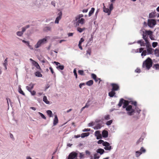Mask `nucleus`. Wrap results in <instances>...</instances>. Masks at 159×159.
<instances>
[{
  "label": "nucleus",
  "instance_id": "nucleus-53",
  "mask_svg": "<svg viewBox=\"0 0 159 159\" xmlns=\"http://www.w3.org/2000/svg\"><path fill=\"white\" fill-rule=\"evenodd\" d=\"M105 119L106 120H108L110 119V116L109 115L105 116L104 117Z\"/></svg>",
  "mask_w": 159,
  "mask_h": 159
},
{
  "label": "nucleus",
  "instance_id": "nucleus-9",
  "mask_svg": "<svg viewBox=\"0 0 159 159\" xmlns=\"http://www.w3.org/2000/svg\"><path fill=\"white\" fill-rule=\"evenodd\" d=\"M77 153L73 152L71 153L69 155L68 159H73L77 157Z\"/></svg>",
  "mask_w": 159,
  "mask_h": 159
},
{
  "label": "nucleus",
  "instance_id": "nucleus-63",
  "mask_svg": "<svg viewBox=\"0 0 159 159\" xmlns=\"http://www.w3.org/2000/svg\"><path fill=\"white\" fill-rule=\"evenodd\" d=\"M132 104L134 105L135 106H137V102L135 101V102H132L131 103Z\"/></svg>",
  "mask_w": 159,
  "mask_h": 159
},
{
  "label": "nucleus",
  "instance_id": "nucleus-13",
  "mask_svg": "<svg viewBox=\"0 0 159 159\" xmlns=\"http://www.w3.org/2000/svg\"><path fill=\"white\" fill-rule=\"evenodd\" d=\"M95 135L97 137V139H98L102 138V135L99 131H96L95 133Z\"/></svg>",
  "mask_w": 159,
  "mask_h": 159
},
{
  "label": "nucleus",
  "instance_id": "nucleus-55",
  "mask_svg": "<svg viewBox=\"0 0 159 159\" xmlns=\"http://www.w3.org/2000/svg\"><path fill=\"white\" fill-rule=\"evenodd\" d=\"M110 10V11H111L113 9V4L112 3H111L110 6L109 7Z\"/></svg>",
  "mask_w": 159,
  "mask_h": 159
},
{
  "label": "nucleus",
  "instance_id": "nucleus-6",
  "mask_svg": "<svg viewBox=\"0 0 159 159\" xmlns=\"http://www.w3.org/2000/svg\"><path fill=\"white\" fill-rule=\"evenodd\" d=\"M111 86L112 87L111 89L115 91H118L120 89L119 85L117 84L112 83L111 84Z\"/></svg>",
  "mask_w": 159,
  "mask_h": 159
},
{
  "label": "nucleus",
  "instance_id": "nucleus-1",
  "mask_svg": "<svg viewBox=\"0 0 159 159\" xmlns=\"http://www.w3.org/2000/svg\"><path fill=\"white\" fill-rule=\"evenodd\" d=\"M153 62L152 60L150 57H148L145 60L143 61L142 67L146 70H148L152 66Z\"/></svg>",
  "mask_w": 159,
  "mask_h": 159
},
{
  "label": "nucleus",
  "instance_id": "nucleus-61",
  "mask_svg": "<svg viewBox=\"0 0 159 159\" xmlns=\"http://www.w3.org/2000/svg\"><path fill=\"white\" fill-rule=\"evenodd\" d=\"M149 38L152 40H154V39L153 36L152 34L151 35L149 36Z\"/></svg>",
  "mask_w": 159,
  "mask_h": 159
},
{
  "label": "nucleus",
  "instance_id": "nucleus-24",
  "mask_svg": "<svg viewBox=\"0 0 159 159\" xmlns=\"http://www.w3.org/2000/svg\"><path fill=\"white\" fill-rule=\"evenodd\" d=\"M89 134V132L83 133L81 134V137L82 138L88 136Z\"/></svg>",
  "mask_w": 159,
  "mask_h": 159
},
{
  "label": "nucleus",
  "instance_id": "nucleus-52",
  "mask_svg": "<svg viewBox=\"0 0 159 159\" xmlns=\"http://www.w3.org/2000/svg\"><path fill=\"white\" fill-rule=\"evenodd\" d=\"M94 159H98L99 157V156H98L97 154H95L94 155Z\"/></svg>",
  "mask_w": 159,
  "mask_h": 159
},
{
  "label": "nucleus",
  "instance_id": "nucleus-15",
  "mask_svg": "<svg viewBox=\"0 0 159 159\" xmlns=\"http://www.w3.org/2000/svg\"><path fill=\"white\" fill-rule=\"evenodd\" d=\"M102 136L104 138H107L108 137V132L107 130H104L102 133Z\"/></svg>",
  "mask_w": 159,
  "mask_h": 159
},
{
  "label": "nucleus",
  "instance_id": "nucleus-26",
  "mask_svg": "<svg viewBox=\"0 0 159 159\" xmlns=\"http://www.w3.org/2000/svg\"><path fill=\"white\" fill-rule=\"evenodd\" d=\"M86 29V28L84 27L81 28L80 27H78L77 28V30L80 33L82 32L83 31L85 30Z\"/></svg>",
  "mask_w": 159,
  "mask_h": 159
},
{
  "label": "nucleus",
  "instance_id": "nucleus-25",
  "mask_svg": "<svg viewBox=\"0 0 159 159\" xmlns=\"http://www.w3.org/2000/svg\"><path fill=\"white\" fill-rule=\"evenodd\" d=\"M95 10V8L93 7H92L91 8V10L89 12V16H90L92 15L93 13Z\"/></svg>",
  "mask_w": 159,
  "mask_h": 159
},
{
  "label": "nucleus",
  "instance_id": "nucleus-33",
  "mask_svg": "<svg viewBox=\"0 0 159 159\" xmlns=\"http://www.w3.org/2000/svg\"><path fill=\"white\" fill-rule=\"evenodd\" d=\"M47 113L50 117H52V112L51 111L48 110L47 111Z\"/></svg>",
  "mask_w": 159,
  "mask_h": 159
},
{
  "label": "nucleus",
  "instance_id": "nucleus-47",
  "mask_svg": "<svg viewBox=\"0 0 159 159\" xmlns=\"http://www.w3.org/2000/svg\"><path fill=\"white\" fill-rule=\"evenodd\" d=\"M140 152L142 153H144L146 152V150L143 147L141 148L140 149Z\"/></svg>",
  "mask_w": 159,
  "mask_h": 159
},
{
  "label": "nucleus",
  "instance_id": "nucleus-20",
  "mask_svg": "<svg viewBox=\"0 0 159 159\" xmlns=\"http://www.w3.org/2000/svg\"><path fill=\"white\" fill-rule=\"evenodd\" d=\"M93 81L92 80H89L88 81H87L86 83V84L88 86H91L93 84Z\"/></svg>",
  "mask_w": 159,
  "mask_h": 159
},
{
  "label": "nucleus",
  "instance_id": "nucleus-49",
  "mask_svg": "<svg viewBox=\"0 0 159 159\" xmlns=\"http://www.w3.org/2000/svg\"><path fill=\"white\" fill-rule=\"evenodd\" d=\"M104 142H104L103 141V140H101V139L99 140L98 142V144L102 143L103 145V143Z\"/></svg>",
  "mask_w": 159,
  "mask_h": 159
},
{
  "label": "nucleus",
  "instance_id": "nucleus-16",
  "mask_svg": "<svg viewBox=\"0 0 159 159\" xmlns=\"http://www.w3.org/2000/svg\"><path fill=\"white\" fill-rule=\"evenodd\" d=\"M129 104V102L128 101L125 100L124 102L123 105V108H126Z\"/></svg>",
  "mask_w": 159,
  "mask_h": 159
},
{
  "label": "nucleus",
  "instance_id": "nucleus-62",
  "mask_svg": "<svg viewBox=\"0 0 159 159\" xmlns=\"http://www.w3.org/2000/svg\"><path fill=\"white\" fill-rule=\"evenodd\" d=\"M91 52V51L90 49H88L87 51V54H89V55H90Z\"/></svg>",
  "mask_w": 159,
  "mask_h": 159
},
{
  "label": "nucleus",
  "instance_id": "nucleus-37",
  "mask_svg": "<svg viewBox=\"0 0 159 159\" xmlns=\"http://www.w3.org/2000/svg\"><path fill=\"white\" fill-rule=\"evenodd\" d=\"M51 29V27H45L44 29V30L45 31H48L50 30Z\"/></svg>",
  "mask_w": 159,
  "mask_h": 159
},
{
  "label": "nucleus",
  "instance_id": "nucleus-3",
  "mask_svg": "<svg viewBox=\"0 0 159 159\" xmlns=\"http://www.w3.org/2000/svg\"><path fill=\"white\" fill-rule=\"evenodd\" d=\"M126 110L127 111V114L131 116L134 112V109L132 108V106L131 105L128 106L126 108Z\"/></svg>",
  "mask_w": 159,
  "mask_h": 159
},
{
  "label": "nucleus",
  "instance_id": "nucleus-39",
  "mask_svg": "<svg viewBox=\"0 0 159 159\" xmlns=\"http://www.w3.org/2000/svg\"><path fill=\"white\" fill-rule=\"evenodd\" d=\"M146 54H147L146 50H144L143 51V52H142L141 55L142 56H145L146 55Z\"/></svg>",
  "mask_w": 159,
  "mask_h": 159
},
{
  "label": "nucleus",
  "instance_id": "nucleus-41",
  "mask_svg": "<svg viewBox=\"0 0 159 159\" xmlns=\"http://www.w3.org/2000/svg\"><path fill=\"white\" fill-rule=\"evenodd\" d=\"M112 122V120H109L107 121L106 123V124L107 125H110Z\"/></svg>",
  "mask_w": 159,
  "mask_h": 159
},
{
  "label": "nucleus",
  "instance_id": "nucleus-54",
  "mask_svg": "<svg viewBox=\"0 0 159 159\" xmlns=\"http://www.w3.org/2000/svg\"><path fill=\"white\" fill-rule=\"evenodd\" d=\"M135 71L136 73H139L141 72V70L139 68H137L135 70Z\"/></svg>",
  "mask_w": 159,
  "mask_h": 159
},
{
  "label": "nucleus",
  "instance_id": "nucleus-21",
  "mask_svg": "<svg viewBox=\"0 0 159 159\" xmlns=\"http://www.w3.org/2000/svg\"><path fill=\"white\" fill-rule=\"evenodd\" d=\"M103 11L107 13L108 15H109L111 13V11L110 10L107 8H105L104 6L103 7Z\"/></svg>",
  "mask_w": 159,
  "mask_h": 159
},
{
  "label": "nucleus",
  "instance_id": "nucleus-38",
  "mask_svg": "<svg viewBox=\"0 0 159 159\" xmlns=\"http://www.w3.org/2000/svg\"><path fill=\"white\" fill-rule=\"evenodd\" d=\"M84 16L82 14H79L77 15L75 17L77 18V19H80L81 18L83 17Z\"/></svg>",
  "mask_w": 159,
  "mask_h": 159
},
{
  "label": "nucleus",
  "instance_id": "nucleus-7",
  "mask_svg": "<svg viewBox=\"0 0 159 159\" xmlns=\"http://www.w3.org/2000/svg\"><path fill=\"white\" fill-rule=\"evenodd\" d=\"M103 146L105 147L104 148L106 150H110L111 149V147L110 146L109 143L107 142H105L103 143Z\"/></svg>",
  "mask_w": 159,
  "mask_h": 159
},
{
  "label": "nucleus",
  "instance_id": "nucleus-60",
  "mask_svg": "<svg viewBox=\"0 0 159 159\" xmlns=\"http://www.w3.org/2000/svg\"><path fill=\"white\" fill-rule=\"evenodd\" d=\"M135 109L137 111V112L139 113L140 111H141V110L140 109H139L138 107H136Z\"/></svg>",
  "mask_w": 159,
  "mask_h": 159
},
{
  "label": "nucleus",
  "instance_id": "nucleus-5",
  "mask_svg": "<svg viewBox=\"0 0 159 159\" xmlns=\"http://www.w3.org/2000/svg\"><path fill=\"white\" fill-rule=\"evenodd\" d=\"M75 26H78L80 24L83 25L84 23L85 20L84 18H82L80 19H77V18H75Z\"/></svg>",
  "mask_w": 159,
  "mask_h": 159
},
{
  "label": "nucleus",
  "instance_id": "nucleus-23",
  "mask_svg": "<svg viewBox=\"0 0 159 159\" xmlns=\"http://www.w3.org/2000/svg\"><path fill=\"white\" fill-rule=\"evenodd\" d=\"M43 101L47 104H49V102L48 101L46 96H44L43 98Z\"/></svg>",
  "mask_w": 159,
  "mask_h": 159
},
{
  "label": "nucleus",
  "instance_id": "nucleus-18",
  "mask_svg": "<svg viewBox=\"0 0 159 159\" xmlns=\"http://www.w3.org/2000/svg\"><path fill=\"white\" fill-rule=\"evenodd\" d=\"M115 91L111 89V91L109 93L108 95L110 97H112L115 95Z\"/></svg>",
  "mask_w": 159,
  "mask_h": 159
},
{
  "label": "nucleus",
  "instance_id": "nucleus-19",
  "mask_svg": "<svg viewBox=\"0 0 159 159\" xmlns=\"http://www.w3.org/2000/svg\"><path fill=\"white\" fill-rule=\"evenodd\" d=\"M97 152L100 153L101 155L103 154L105 152L104 149L101 148H99L97 150Z\"/></svg>",
  "mask_w": 159,
  "mask_h": 159
},
{
  "label": "nucleus",
  "instance_id": "nucleus-31",
  "mask_svg": "<svg viewBox=\"0 0 159 159\" xmlns=\"http://www.w3.org/2000/svg\"><path fill=\"white\" fill-rule=\"evenodd\" d=\"M155 13L153 12L149 14V16L150 18H152L155 17Z\"/></svg>",
  "mask_w": 159,
  "mask_h": 159
},
{
  "label": "nucleus",
  "instance_id": "nucleus-35",
  "mask_svg": "<svg viewBox=\"0 0 159 159\" xmlns=\"http://www.w3.org/2000/svg\"><path fill=\"white\" fill-rule=\"evenodd\" d=\"M153 68H155L156 70L159 69V64H155L153 66Z\"/></svg>",
  "mask_w": 159,
  "mask_h": 159
},
{
  "label": "nucleus",
  "instance_id": "nucleus-17",
  "mask_svg": "<svg viewBox=\"0 0 159 159\" xmlns=\"http://www.w3.org/2000/svg\"><path fill=\"white\" fill-rule=\"evenodd\" d=\"M58 119L57 118V115H55L54 116V119L53 121V125H56L58 122Z\"/></svg>",
  "mask_w": 159,
  "mask_h": 159
},
{
  "label": "nucleus",
  "instance_id": "nucleus-22",
  "mask_svg": "<svg viewBox=\"0 0 159 159\" xmlns=\"http://www.w3.org/2000/svg\"><path fill=\"white\" fill-rule=\"evenodd\" d=\"M124 101L125 100L123 98H121L120 99L119 102L118 104V105L119 107H120L122 106V104L123 103Z\"/></svg>",
  "mask_w": 159,
  "mask_h": 159
},
{
  "label": "nucleus",
  "instance_id": "nucleus-45",
  "mask_svg": "<svg viewBox=\"0 0 159 159\" xmlns=\"http://www.w3.org/2000/svg\"><path fill=\"white\" fill-rule=\"evenodd\" d=\"M39 114L40 115L41 117L43 119H46V117H45V116H44V115L42 113H40V112H39Z\"/></svg>",
  "mask_w": 159,
  "mask_h": 159
},
{
  "label": "nucleus",
  "instance_id": "nucleus-42",
  "mask_svg": "<svg viewBox=\"0 0 159 159\" xmlns=\"http://www.w3.org/2000/svg\"><path fill=\"white\" fill-rule=\"evenodd\" d=\"M30 60L31 61H34L35 63V64H36V65L35 66H36V67L37 68H38L39 67H40V66L39 65V64L37 62H36V61H34L31 58H30Z\"/></svg>",
  "mask_w": 159,
  "mask_h": 159
},
{
  "label": "nucleus",
  "instance_id": "nucleus-46",
  "mask_svg": "<svg viewBox=\"0 0 159 159\" xmlns=\"http://www.w3.org/2000/svg\"><path fill=\"white\" fill-rule=\"evenodd\" d=\"M157 42H154L152 43V46L153 48H155L157 46Z\"/></svg>",
  "mask_w": 159,
  "mask_h": 159
},
{
  "label": "nucleus",
  "instance_id": "nucleus-10",
  "mask_svg": "<svg viewBox=\"0 0 159 159\" xmlns=\"http://www.w3.org/2000/svg\"><path fill=\"white\" fill-rule=\"evenodd\" d=\"M150 46H149L148 47L147 45V43H146V47L147 48V51L148 52V54H151L153 52V49L151 48H150L151 47V45L150 43Z\"/></svg>",
  "mask_w": 159,
  "mask_h": 159
},
{
  "label": "nucleus",
  "instance_id": "nucleus-32",
  "mask_svg": "<svg viewBox=\"0 0 159 159\" xmlns=\"http://www.w3.org/2000/svg\"><path fill=\"white\" fill-rule=\"evenodd\" d=\"M142 154L141 152L140 151H137L135 152L136 156L137 157H139Z\"/></svg>",
  "mask_w": 159,
  "mask_h": 159
},
{
  "label": "nucleus",
  "instance_id": "nucleus-14",
  "mask_svg": "<svg viewBox=\"0 0 159 159\" xmlns=\"http://www.w3.org/2000/svg\"><path fill=\"white\" fill-rule=\"evenodd\" d=\"M138 43L140 44L141 46H146V42L144 43V42L142 40H140L137 41Z\"/></svg>",
  "mask_w": 159,
  "mask_h": 159
},
{
  "label": "nucleus",
  "instance_id": "nucleus-56",
  "mask_svg": "<svg viewBox=\"0 0 159 159\" xmlns=\"http://www.w3.org/2000/svg\"><path fill=\"white\" fill-rule=\"evenodd\" d=\"M85 153L86 155L88 156H90L91 154L90 152L88 150H86L85 151Z\"/></svg>",
  "mask_w": 159,
  "mask_h": 159
},
{
  "label": "nucleus",
  "instance_id": "nucleus-4",
  "mask_svg": "<svg viewBox=\"0 0 159 159\" xmlns=\"http://www.w3.org/2000/svg\"><path fill=\"white\" fill-rule=\"evenodd\" d=\"M47 39L46 38H44L39 40L37 43V44L35 45V47L37 48H39L42 44L46 43Z\"/></svg>",
  "mask_w": 159,
  "mask_h": 159
},
{
  "label": "nucleus",
  "instance_id": "nucleus-2",
  "mask_svg": "<svg viewBox=\"0 0 159 159\" xmlns=\"http://www.w3.org/2000/svg\"><path fill=\"white\" fill-rule=\"evenodd\" d=\"M152 32L151 30H146L143 31V38L146 43L147 46L148 47L150 45V43L148 40V36L147 35H151L152 34Z\"/></svg>",
  "mask_w": 159,
  "mask_h": 159
},
{
  "label": "nucleus",
  "instance_id": "nucleus-51",
  "mask_svg": "<svg viewBox=\"0 0 159 159\" xmlns=\"http://www.w3.org/2000/svg\"><path fill=\"white\" fill-rule=\"evenodd\" d=\"M29 92L31 93V94L32 95H34L36 94V92L34 90L31 91V90L30 91H29Z\"/></svg>",
  "mask_w": 159,
  "mask_h": 159
},
{
  "label": "nucleus",
  "instance_id": "nucleus-29",
  "mask_svg": "<svg viewBox=\"0 0 159 159\" xmlns=\"http://www.w3.org/2000/svg\"><path fill=\"white\" fill-rule=\"evenodd\" d=\"M102 126L101 124H97L94 127V129H98L101 128Z\"/></svg>",
  "mask_w": 159,
  "mask_h": 159
},
{
  "label": "nucleus",
  "instance_id": "nucleus-58",
  "mask_svg": "<svg viewBox=\"0 0 159 159\" xmlns=\"http://www.w3.org/2000/svg\"><path fill=\"white\" fill-rule=\"evenodd\" d=\"M49 69L50 70H51V73H52V74H55V73H54V71H53V69L51 67H49Z\"/></svg>",
  "mask_w": 159,
  "mask_h": 159
},
{
  "label": "nucleus",
  "instance_id": "nucleus-48",
  "mask_svg": "<svg viewBox=\"0 0 159 159\" xmlns=\"http://www.w3.org/2000/svg\"><path fill=\"white\" fill-rule=\"evenodd\" d=\"M91 77L94 79H97V76L96 75L94 74H92Z\"/></svg>",
  "mask_w": 159,
  "mask_h": 159
},
{
  "label": "nucleus",
  "instance_id": "nucleus-34",
  "mask_svg": "<svg viewBox=\"0 0 159 159\" xmlns=\"http://www.w3.org/2000/svg\"><path fill=\"white\" fill-rule=\"evenodd\" d=\"M155 54L157 57H159V50L156 49L155 50Z\"/></svg>",
  "mask_w": 159,
  "mask_h": 159
},
{
  "label": "nucleus",
  "instance_id": "nucleus-28",
  "mask_svg": "<svg viewBox=\"0 0 159 159\" xmlns=\"http://www.w3.org/2000/svg\"><path fill=\"white\" fill-rule=\"evenodd\" d=\"M35 75L36 76L38 77H42V74L39 71H37L35 73Z\"/></svg>",
  "mask_w": 159,
  "mask_h": 159
},
{
  "label": "nucleus",
  "instance_id": "nucleus-57",
  "mask_svg": "<svg viewBox=\"0 0 159 159\" xmlns=\"http://www.w3.org/2000/svg\"><path fill=\"white\" fill-rule=\"evenodd\" d=\"M137 50L138 51L139 50V53H141L143 51V48H141L139 49H137Z\"/></svg>",
  "mask_w": 159,
  "mask_h": 159
},
{
  "label": "nucleus",
  "instance_id": "nucleus-11",
  "mask_svg": "<svg viewBox=\"0 0 159 159\" xmlns=\"http://www.w3.org/2000/svg\"><path fill=\"white\" fill-rule=\"evenodd\" d=\"M58 16L56 18V19L55 20V23H58L60 20L61 18L62 17V12H59L58 14Z\"/></svg>",
  "mask_w": 159,
  "mask_h": 159
},
{
  "label": "nucleus",
  "instance_id": "nucleus-59",
  "mask_svg": "<svg viewBox=\"0 0 159 159\" xmlns=\"http://www.w3.org/2000/svg\"><path fill=\"white\" fill-rule=\"evenodd\" d=\"M84 41V39L83 38H81L80 39V41H79V43L81 44Z\"/></svg>",
  "mask_w": 159,
  "mask_h": 159
},
{
  "label": "nucleus",
  "instance_id": "nucleus-36",
  "mask_svg": "<svg viewBox=\"0 0 159 159\" xmlns=\"http://www.w3.org/2000/svg\"><path fill=\"white\" fill-rule=\"evenodd\" d=\"M78 73L81 75H84V71L83 70H78Z\"/></svg>",
  "mask_w": 159,
  "mask_h": 159
},
{
  "label": "nucleus",
  "instance_id": "nucleus-8",
  "mask_svg": "<svg viewBox=\"0 0 159 159\" xmlns=\"http://www.w3.org/2000/svg\"><path fill=\"white\" fill-rule=\"evenodd\" d=\"M156 24V21L154 20L151 19L148 21V25L150 27H152V26L155 25Z\"/></svg>",
  "mask_w": 159,
  "mask_h": 159
},
{
  "label": "nucleus",
  "instance_id": "nucleus-12",
  "mask_svg": "<svg viewBox=\"0 0 159 159\" xmlns=\"http://www.w3.org/2000/svg\"><path fill=\"white\" fill-rule=\"evenodd\" d=\"M35 84L32 83H31L29 84V86H27L26 87V89L29 91H30L33 89Z\"/></svg>",
  "mask_w": 159,
  "mask_h": 159
},
{
  "label": "nucleus",
  "instance_id": "nucleus-44",
  "mask_svg": "<svg viewBox=\"0 0 159 159\" xmlns=\"http://www.w3.org/2000/svg\"><path fill=\"white\" fill-rule=\"evenodd\" d=\"M57 69L59 68L61 70H63L64 69V66L62 65H60L57 66Z\"/></svg>",
  "mask_w": 159,
  "mask_h": 159
},
{
  "label": "nucleus",
  "instance_id": "nucleus-43",
  "mask_svg": "<svg viewBox=\"0 0 159 159\" xmlns=\"http://www.w3.org/2000/svg\"><path fill=\"white\" fill-rule=\"evenodd\" d=\"M73 72L74 73V75L76 79H77V74L76 73V70L75 69L74 70Z\"/></svg>",
  "mask_w": 159,
  "mask_h": 159
},
{
  "label": "nucleus",
  "instance_id": "nucleus-40",
  "mask_svg": "<svg viewBox=\"0 0 159 159\" xmlns=\"http://www.w3.org/2000/svg\"><path fill=\"white\" fill-rule=\"evenodd\" d=\"M16 34L18 36H21L23 34V33L21 31H18L16 33Z\"/></svg>",
  "mask_w": 159,
  "mask_h": 159
},
{
  "label": "nucleus",
  "instance_id": "nucleus-50",
  "mask_svg": "<svg viewBox=\"0 0 159 159\" xmlns=\"http://www.w3.org/2000/svg\"><path fill=\"white\" fill-rule=\"evenodd\" d=\"M89 101H88L87 103H86L85 106H84L85 108H88L90 106V104L89 103Z\"/></svg>",
  "mask_w": 159,
  "mask_h": 159
},
{
  "label": "nucleus",
  "instance_id": "nucleus-30",
  "mask_svg": "<svg viewBox=\"0 0 159 159\" xmlns=\"http://www.w3.org/2000/svg\"><path fill=\"white\" fill-rule=\"evenodd\" d=\"M7 58H6L4 61V63H3V65L5 66L6 70L7 69Z\"/></svg>",
  "mask_w": 159,
  "mask_h": 159
},
{
  "label": "nucleus",
  "instance_id": "nucleus-64",
  "mask_svg": "<svg viewBox=\"0 0 159 159\" xmlns=\"http://www.w3.org/2000/svg\"><path fill=\"white\" fill-rule=\"evenodd\" d=\"M142 139H141L140 138L136 142V144H138L140 142L142 141Z\"/></svg>",
  "mask_w": 159,
  "mask_h": 159
},
{
  "label": "nucleus",
  "instance_id": "nucleus-27",
  "mask_svg": "<svg viewBox=\"0 0 159 159\" xmlns=\"http://www.w3.org/2000/svg\"><path fill=\"white\" fill-rule=\"evenodd\" d=\"M20 86H19V89H18V92L22 94V95H23L24 96H25V93L23 92V91L22 90Z\"/></svg>",
  "mask_w": 159,
  "mask_h": 159
}]
</instances>
